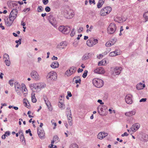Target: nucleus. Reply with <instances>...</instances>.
I'll use <instances>...</instances> for the list:
<instances>
[{
	"instance_id": "64",
	"label": "nucleus",
	"mask_w": 148,
	"mask_h": 148,
	"mask_svg": "<svg viewBox=\"0 0 148 148\" xmlns=\"http://www.w3.org/2000/svg\"><path fill=\"white\" fill-rule=\"evenodd\" d=\"M67 95L68 96L70 97H71L72 96L71 92L70 91H68L67 92Z\"/></svg>"
},
{
	"instance_id": "9",
	"label": "nucleus",
	"mask_w": 148,
	"mask_h": 148,
	"mask_svg": "<svg viewBox=\"0 0 148 148\" xmlns=\"http://www.w3.org/2000/svg\"><path fill=\"white\" fill-rule=\"evenodd\" d=\"M32 77L34 79L37 80L39 79V75L38 73L35 71H33L31 73Z\"/></svg>"
},
{
	"instance_id": "54",
	"label": "nucleus",
	"mask_w": 148,
	"mask_h": 148,
	"mask_svg": "<svg viewBox=\"0 0 148 148\" xmlns=\"http://www.w3.org/2000/svg\"><path fill=\"white\" fill-rule=\"evenodd\" d=\"M13 80H10L9 81V83L11 86H13Z\"/></svg>"
},
{
	"instance_id": "57",
	"label": "nucleus",
	"mask_w": 148,
	"mask_h": 148,
	"mask_svg": "<svg viewBox=\"0 0 148 148\" xmlns=\"http://www.w3.org/2000/svg\"><path fill=\"white\" fill-rule=\"evenodd\" d=\"M128 135V134L127 133V132H125L123 134H122L121 135V136L122 137H123L124 136H127Z\"/></svg>"
},
{
	"instance_id": "22",
	"label": "nucleus",
	"mask_w": 148,
	"mask_h": 148,
	"mask_svg": "<svg viewBox=\"0 0 148 148\" xmlns=\"http://www.w3.org/2000/svg\"><path fill=\"white\" fill-rule=\"evenodd\" d=\"M69 115L68 114H67V117L69 123V125L71 126L72 125V123H71L72 121V119L71 116V110H70Z\"/></svg>"
},
{
	"instance_id": "6",
	"label": "nucleus",
	"mask_w": 148,
	"mask_h": 148,
	"mask_svg": "<svg viewBox=\"0 0 148 148\" xmlns=\"http://www.w3.org/2000/svg\"><path fill=\"white\" fill-rule=\"evenodd\" d=\"M98 42V40L97 39L92 38L87 40L86 44L88 46L90 47L96 44Z\"/></svg>"
},
{
	"instance_id": "55",
	"label": "nucleus",
	"mask_w": 148,
	"mask_h": 148,
	"mask_svg": "<svg viewBox=\"0 0 148 148\" xmlns=\"http://www.w3.org/2000/svg\"><path fill=\"white\" fill-rule=\"evenodd\" d=\"M42 2L44 5L47 4L49 2L48 0H43Z\"/></svg>"
},
{
	"instance_id": "49",
	"label": "nucleus",
	"mask_w": 148,
	"mask_h": 148,
	"mask_svg": "<svg viewBox=\"0 0 148 148\" xmlns=\"http://www.w3.org/2000/svg\"><path fill=\"white\" fill-rule=\"evenodd\" d=\"M112 45V44L110 42V41H108L106 42V43L105 44V46L106 47H109L111 46Z\"/></svg>"
},
{
	"instance_id": "24",
	"label": "nucleus",
	"mask_w": 148,
	"mask_h": 148,
	"mask_svg": "<svg viewBox=\"0 0 148 148\" xmlns=\"http://www.w3.org/2000/svg\"><path fill=\"white\" fill-rule=\"evenodd\" d=\"M59 64L58 62H53L50 65L51 67L53 69H56L58 67Z\"/></svg>"
},
{
	"instance_id": "47",
	"label": "nucleus",
	"mask_w": 148,
	"mask_h": 148,
	"mask_svg": "<svg viewBox=\"0 0 148 148\" xmlns=\"http://www.w3.org/2000/svg\"><path fill=\"white\" fill-rule=\"evenodd\" d=\"M43 8L42 6H38L37 9V11L38 12H40L43 11Z\"/></svg>"
},
{
	"instance_id": "50",
	"label": "nucleus",
	"mask_w": 148,
	"mask_h": 148,
	"mask_svg": "<svg viewBox=\"0 0 148 148\" xmlns=\"http://www.w3.org/2000/svg\"><path fill=\"white\" fill-rule=\"evenodd\" d=\"M71 73L70 71V70H69L66 71L65 72L66 75L67 76H70L71 75Z\"/></svg>"
},
{
	"instance_id": "12",
	"label": "nucleus",
	"mask_w": 148,
	"mask_h": 148,
	"mask_svg": "<svg viewBox=\"0 0 148 148\" xmlns=\"http://www.w3.org/2000/svg\"><path fill=\"white\" fill-rule=\"evenodd\" d=\"M140 127V124L138 123L133 125L131 128V130L132 132H135Z\"/></svg>"
},
{
	"instance_id": "33",
	"label": "nucleus",
	"mask_w": 148,
	"mask_h": 148,
	"mask_svg": "<svg viewBox=\"0 0 148 148\" xmlns=\"http://www.w3.org/2000/svg\"><path fill=\"white\" fill-rule=\"evenodd\" d=\"M59 107L61 108L62 109H64L65 108V105L62 102L60 101H59L58 104Z\"/></svg>"
},
{
	"instance_id": "27",
	"label": "nucleus",
	"mask_w": 148,
	"mask_h": 148,
	"mask_svg": "<svg viewBox=\"0 0 148 148\" xmlns=\"http://www.w3.org/2000/svg\"><path fill=\"white\" fill-rule=\"evenodd\" d=\"M37 85L38 90L42 88H44L46 86L45 84L44 83H37Z\"/></svg>"
},
{
	"instance_id": "26",
	"label": "nucleus",
	"mask_w": 148,
	"mask_h": 148,
	"mask_svg": "<svg viewBox=\"0 0 148 148\" xmlns=\"http://www.w3.org/2000/svg\"><path fill=\"white\" fill-rule=\"evenodd\" d=\"M64 29H65V30L64 31L63 34H67L70 32L71 30V28L69 27L66 26L64 28Z\"/></svg>"
},
{
	"instance_id": "51",
	"label": "nucleus",
	"mask_w": 148,
	"mask_h": 148,
	"mask_svg": "<svg viewBox=\"0 0 148 148\" xmlns=\"http://www.w3.org/2000/svg\"><path fill=\"white\" fill-rule=\"evenodd\" d=\"M93 28V26L92 25H91L90 26V28L89 29H88L86 30V32L87 33H88L89 32H91L92 31V30Z\"/></svg>"
},
{
	"instance_id": "63",
	"label": "nucleus",
	"mask_w": 148,
	"mask_h": 148,
	"mask_svg": "<svg viewBox=\"0 0 148 148\" xmlns=\"http://www.w3.org/2000/svg\"><path fill=\"white\" fill-rule=\"evenodd\" d=\"M103 62L102 61H101L100 62H99L98 63V65L99 66L103 65Z\"/></svg>"
},
{
	"instance_id": "13",
	"label": "nucleus",
	"mask_w": 148,
	"mask_h": 148,
	"mask_svg": "<svg viewBox=\"0 0 148 148\" xmlns=\"http://www.w3.org/2000/svg\"><path fill=\"white\" fill-rule=\"evenodd\" d=\"M94 73L98 74H104L105 71L103 68L102 67L97 68L94 71Z\"/></svg>"
},
{
	"instance_id": "40",
	"label": "nucleus",
	"mask_w": 148,
	"mask_h": 148,
	"mask_svg": "<svg viewBox=\"0 0 148 148\" xmlns=\"http://www.w3.org/2000/svg\"><path fill=\"white\" fill-rule=\"evenodd\" d=\"M104 3L103 2L99 1V2L97 5V7L98 8H100Z\"/></svg>"
},
{
	"instance_id": "31",
	"label": "nucleus",
	"mask_w": 148,
	"mask_h": 148,
	"mask_svg": "<svg viewBox=\"0 0 148 148\" xmlns=\"http://www.w3.org/2000/svg\"><path fill=\"white\" fill-rule=\"evenodd\" d=\"M35 95L34 93L33 92L32 93V102L33 103L36 102L37 101Z\"/></svg>"
},
{
	"instance_id": "35",
	"label": "nucleus",
	"mask_w": 148,
	"mask_h": 148,
	"mask_svg": "<svg viewBox=\"0 0 148 148\" xmlns=\"http://www.w3.org/2000/svg\"><path fill=\"white\" fill-rule=\"evenodd\" d=\"M14 87L16 89H21V86L20 85L18 82H16L14 83Z\"/></svg>"
},
{
	"instance_id": "58",
	"label": "nucleus",
	"mask_w": 148,
	"mask_h": 148,
	"mask_svg": "<svg viewBox=\"0 0 148 148\" xmlns=\"http://www.w3.org/2000/svg\"><path fill=\"white\" fill-rule=\"evenodd\" d=\"M83 28L82 27H80L79 29L78 30V32H80L83 31Z\"/></svg>"
},
{
	"instance_id": "42",
	"label": "nucleus",
	"mask_w": 148,
	"mask_h": 148,
	"mask_svg": "<svg viewBox=\"0 0 148 148\" xmlns=\"http://www.w3.org/2000/svg\"><path fill=\"white\" fill-rule=\"evenodd\" d=\"M106 109H107V107L105 106H101L100 110L101 112H105Z\"/></svg>"
},
{
	"instance_id": "37",
	"label": "nucleus",
	"mask_w": 148,
	"mask_h": 148,
	"mask_svg": "<svg viewBox=\"0 0 148 148\" xmlns=\"http://www.w3.org/2000/svg\"><path fill=\"white\" fill-rule=\"evenodd\" d=\"M143 17L145 20V22L148 21V11L144 14Z\"/></svg>"
},
{
	"instance_id": "25",
	"label": "nucleus",
	"mask_w": 148,
	"mask_h": 148,
	"mask_svg": "<svg viewBox=\"0 0 148 148\" xmlns=\"http://www.w3.org/2000/svg\"><path fill=\"white\" fill-rule=\"evenodd\" d=\"M19 134L20 135V138L21 140L22 141L25 142V138L23 135V131L22 130H20L19 132Z\"/></svg>"
},
{
	"instance_id": "53",
	"label": "nucleus",
	"mask_w": 148,
	"mask_h": 148,
	"mask_svg": "<svg viewBox=\"0 0 148 148\" xmlns=\"http://www.w3.org/2000/svg\"><path fill=\"white\" fill-rule=\"evenodd\" d=\"M74 31L75 29H73L71 31V33L70 34V35L71 36H73L75 35V32Z\"/></svg>"
},
{
	"instance_id": "21",
	"label": "nucleus",
	"mask_w": 148,
	"mask_h": 148,
	"mask_svg": "<svg viewBox=\"0 0 148 148\" xmlns=\"http://www.w3.org/2000/svg\"><path fill=\"white\" fill-rule=\"evenodd\" d=\"M39 129H38V133L39 137L41 139L43 138L45 136V133L43 130H40L39 131Z\"/></svg>"
},
{
	"instance_id": "14",
	"label": "nucleus",
	"mask_w": 148,
	"mask_h": 148,
	"mask_svg": "<svg viewBox=\"0 0 148 148\" xmlns=\"http://www.w3.org/2000/svg\"><path fill=\"white\" fill-rule=\"evenodd\" d=\"M136 112V110H133L126 112L125 115L127 116L131 117L134 115Z\"/></svg>"
},
{
	"instance_id": "41",
	"label": "nucleus",
	"mask_w": 148,
	"mask_h": 148,
	"mask_svg": "<svg viewBox=\"0 0 148 148\" xmlns=\"http://www.w3.org/2000/svg\"><path fill=\"white\" fill-rule=\"evenodd\" d=\"M78 146L75 143L72 144L70 145L69 148H78Z\"/></svg>"
},
{
	"instance_id": "19",
	"label": "nucleus",
	"mask_w": 148,
	"mask_h": 148,
	"mask_svg": "<svg viewBox=\"0 0 148 148\" xmlns=\"http://www.w3.org/2000/svg\"><path fill=\"white\" fill-rule=\"evenodd\" d=\"M145 86V84H143L142 83L140 82L136 86V88L137 90H140L143 89Z\"/></svg>"
},
{
	"instance_id": "16",
	"label": "nucleus",
	"mask_w": 148,
	"mask_h": 148,
	"mask_svg": "<svg viewBox=\"0 0 148 148\" xmlns=\"http://www.w3.org/2000/svg\"><path fill=\"white\" fill-rule=\"evenodd\" d=\"M44 100L45 102V103L48 107L49 110L50 111L52 110V107H51V103L48 100V99L46 97H43Z\"/></svg>"
},
{
	"instance_id": "61",
	"label": "nucleus",
	"mask_w": 148,
	"mask_h": 148,
	"mask_svg": "<svg viewBox=\"0 0 148 148\" xmlns=\"http://www.w3.org/2000/svg\"><path fill=\"white\" fill-rule=\"evenodd\" d=\"M5 136H9L10 135V132L9 131H7L5 132Z\"/></svg>"
},
{
	"instance_id": "23",
	"label": "nucleus",
	"mask_w": 148,
	"mask_h": 148,
	"mask_svg": "<svg viewBox=\"0 0 148 148\" xmlns=\"http://www.w3.org/2000/svg\"><path fill=\"white\" fill-rule=\"evenodd\" d=\"M29 86L30 89L32 91H33L34 90H36L37 92H38L37 84H32L30 85Z\"/></svg>"
},
{
	"instance_id": "38",
	"label": "nucleus",
	"mask_w": 148,
	"mask_h": 148,
	"mask_svg": "<svg viewBox=\"0 0 148 148\" xmlns=\"http://www.w3.org/2000/svg\"><path fill=\"white\" fill-rule=\"evenodd\" d=\"M65 27V26H60L58 28L59 30L63 33L64 31L65 30V29H64Z\"/></svg>"
},
{
	"instance_id": "59",
	"label": "nucleus",
	"mask_w": 148,
	"mask_h": 148,
	"mask_svg": "<svg viewBox=\"0 0 148 148\" xmlns=\"http://www.w3.org/2000/svg\"><path fill=\"white\" fill-rule=\"evenodd\" d=\"M15 42L16 43H18V42H19V45L21 44V39H19L18 40H16L15 41Z\"/></svg>"
},
{
	"instance_id": "11",
	"label": "nucleus",
	"mask_w": 148,
	"mask_h": 148,
	"mask_svg": "<svg viewBox=\"0 0 148 148\" xmlns=\"http://www.w3.org/2000/svg\"><path fill=\"white\" fill-rule=\"evenodd\" d=\"M5 25L8 27L10 26L13 22L14 20L9 17V18H6L4 19Z\"/></svg>"
},
{
	"instance_id": "34",
	"label": "nucleus",
	"mask_w": 148,
	"mask_h": 148,
	"mask_svg": "<svg viewBox=\"0 0 148 148\" xmlns=\"http://www.w3.org/2000/svg\"><path fill=\"white\" fill-rule=\"evenodd\" d=\"M90 56L89 54H86L83 56L82 58V60H85L89 58Z\"/></svg>"
},
{
	"instance_id": "32",
	"label": "nucleus",
	"mask_w": 148,
	"mask_h": 148,
	"mask_svg": "<svg viewBox=\"0 0 148 148\" xmlns=\"http://www.w3.org/2000/svg\"><path fill=\"white\" fill-rule=\"evenodd\" d=\"M71 74H73L76 70V68L75 67H72L69 69Z\"/></svg>"
},
{
	"instance_id": "39",
	"label": "nucleus",
	"mask_w": 148,
	"mask_h": 148,
	"mask_svg": "<svg viewBox=\"0 0 148 148\" xmlns=\"http://www.w3.org/2000/svg\"><path fill=\"white\" fill-rule=\"evenodd\" d=\"M16 92H17V94L18 95L20 96H21V89H16Z\"/></svg>"
},
{
	"instance_id": "60",
	"label": "nucleus",
	"mask_w": 148,
	"mask_h": 148,
	"mask_svg": "<svg viewBox=\"0 0 148 148\" xmlns=\"http://www.w3.org/2000/svg\"><path fill=\"white\" fill-rule=\"evenodd\" d=\"M126 20V17H123V18H121V21H122L123 22V21H125Z\"/></svg>"
},
{
	"instance_id": "28",
	"label": "nucleus",
	"mask_w": 148,
	"mask_h": 148,
	"mask_svg": "<svg viewBox=\"0 0 148 148\" xmlns=\"http://www.w3.org/2000/svg\"><path fill=\"white\" fill-rule=\"evenodd\" d=\"M58 138V136H55L53 138V140L51 141V144L50 145L49 147L50 148H51L52 147V146H53V144L54 143V142L56 141V139Z\"/></svg>"
},
{
	"instance_id": "4",
	"label": "nucleus",
	"mask_w": 148,
	"mask_h": 148,
	"mask_svg": "<svg viewBox=\"0 0 148 148\" xmlns=\"http://www.w3.org/2000/svg\"><path fill=\"white\" fill-rule=\"evenodd\" d=\"M64 15L66 18L70 19L74 16V14L72 10L69 9L65 11Z\"/></svg>"
},
{
	"instance_id": "56",
	"label": "nucleus",
	"mask_w": 148,
	"mask_h": 148,
	"mask_svg": "<svg viewBox=\"0 0 148 148\" xmlns=\"http://www.w3.org/2000/svg\"><path fill=\"white\" fill-rule=\"evenodd\" d=\"M146 98H142L140 100V102H145L146 101Z\"/></svg>"
},
{
	"instance_id": "45",
	"label": "nucleus",
	"mask_w": 148,
	"mask_h": 148,
	"mask_svg": "<svg viewBox=\"0 0 148 148\" xmlns=\"http://www.w3.org/2000/svg\"><path fill=\"white\" fill-rule=\"evenodd\" d=\"M5 62L6 65L9 66L10 65V62L9 59L5 60Z\"/></svg>"
},
{
	"instance_id": "20",
	"label": "nucleus",
	"mask_w": 148,
	"mask_h": 148,
	"mask_svg": "<svg viewBox=\"0 0 148 148\" xmlns=\"http://www.w3.org/2000/svg\"><path fill=\"white\" fill-rule=\"evenodd\" d=\"M120 73V69L119 67H116L114 69V72L113 73V75L115 76L119 75Z\"/></svg>"
},
{
	"instance_id": "2",
	"label": "nucleus",
	"mask_w": 148,
	"mask_h": 148,
	"mask_svg": "<svg viewBox=\"0 0 148 148\" xmlns=\"http://www.w3.org/2000/svg\"><path fill=\"white\" fill-rule=\"evenodd\" d=\"M46 78L48 81H56L57 78V73L55 72L51 71L47 74Z\"/></svg>"
},
{
	"instance_id": "36",
	"label": "nucleus",
	"mask_w": 148,
	"mask_h": 148,
	"mask_svg": "<svg viewBox=\"0 0 148 148\" xmlns=\"http://www.w3.org/2000/svg\"><path fill=\"white\" fill-rule=\"evenodd\" d=\"M77 78V79H75V82L76 84H77L79 83V84H80L81 82V80L80 79L79 77H76ZM76 78V77H75L73 79V81H74L75 79Z\"/></svg>"
},
{
	"instance_id": "44",
	"label": "nucleus",
	"mask_w": 148,
	"mask_h": 148,
	"mask_svg": "<svg viewBox=\"0 0 148 148\" xmlns=\"http://www.w3.org/2000/svg\"><path fill=\"white\" fill-rule=\"evenodd\" d=\"M3 59L4 60L9 59V55L6 53L5 54L3 55Z\"/></svg>"
},
{
	"instance_id": "15",
	"label": "nucleus",
	"mask_w": 148,
	"mask_h": 148,
	"mask_svg": "<svg viewBox=\"0 0 148 148\" xmlns=\"http://www.w3.org/2000/svg\"><path fill=\"white\" fill-rule=\"evenodd\" d=\"M108 135L107 133L104 132H101L99 133L97 136V137L99 139H102L107 136Z\"/></svg>"
},
{
	"instance_id": "5",
	"label": "nucleus",
	"mask_w": 148,
	"mask_h": 148,
	"mask_svg": "<svg viewBox=\"0 0 148 148\" xmlns=\"http://www.w3.org/2000/svg\"><path fill=\"white\" fill-rule=\"evenodd\" d=\"M116 27L114 23H111L107 28V32L109 34H113L115 32Z\"/></svg>"
},
{
	"instance_id": "10",
	"label": "nucleus",
	"mask_w": 148,
	"mask_h": 148,
	"mask_svg": "<svg viewBox=\"0 0 148 148\" xmlns=\"http://www.w3.org/2000/svg\"><path fill=\"white\" fill-rule=\"evenodd\" d=\"M17 14V11L16 10L13 9L11 12L9 17L14 20L16 18Z\"/></svg>"
},
{
	"instance_id": "43",
	"label": "nucleus",
	"mask_w": 148,
	"mask_h": 148,
	"mask_svg": "<svg viewBox=\"0 0 148 148\" xmlns=\"http://www.w3.org/2000/svg\"><path fill=\"white\" fill-rule=\"evenodd\" d=\"M116 39L115 38H114L111 40H110V42L112 45H113L115 44V43L116 42Z\"/></svg>"
},
{
	"instance_id": "7",
	"label": "nucleus",
	"mask_w": 148,
	"mask_h": 148,
	"mask_svg": "<svg viewBox=\"0 0 148 148\" xmlns=\"http://www.w3.org/2000/svg\"><path fill=\"white\" fill-rule=\"evenodd\" d=\"M48 19L49 22L53 26H55L56 23V21L54 17L50 14L49 16Z\"/></svg>"
},
{
	"instance_id": "17",
	"label": "nucleus",
	"mask_w": 148,
	"mask_h": 148,
	"mask_svg": "<svg viewBox=\"0 0 148 148\" xmlns=\"http://www.w3.org/2000/svg\"><path fill=\"white\" fill-rule=\"evenodd\" d=\"M67 46L66 43V42H62L58 44L57 47L58 48H59L60 49H63L64 48Z\"/></svg>"
},
{
	"instance_id": "18",
	"label": "nucleus",
	"mask_w": 148,
	"mask_h": 148,
	"mask_svg": "<svg viewBox=\"0 0 148 148\" xmlns=\"http://www.w3.org/2000/svg\"><path fill=\"white\" fill-rule=\"evenodd\" d=\"M21 86L23 93V94L24 96L25 97L27 94L26 86L23 83L21 84Z\"/></svg>"
},
{
	"instance_id": "46",
	"label": "nucleus",
	"mask_w": 148,
	"mask_h": 148,
	"mask_svg": "<svg viewBox=\"0 0 148 148\" xmlns=\"http://www.w3.org/2000/svg\"><path fill=\"white\" fill-rule=\"evenodd\" d=\"M25 100H27L26 99H24L23 101H24L23 103H25L26 104L25 106L28 108H29L30 107V105L29 103H28V104H27V103L25 102L24 101Z\"/></svg>"
},
{
	"instance_id": "1",
	"label": "nucleus",
	"mask_w": 148,
	"mask_h": 148,
	"mask_svg": "<svg viewBox=\"0 0 148 148\" xmlns=\"http://www.w3.org/2000/svg\"><path fill=\"white\" fill-rule=\"evenodd\" d=\"M92 83L95 87L98 88L102 87L104 84V82L103 80L97 78H95L93 79Z\"/></svg>"
},
{
	"instance_id": "52",
	"label": "nucleus",
	"mask_w": 148,
	"mask_h": 148,
	"mask_svg": "<svg viewBox=\"0 0 148 148\" xmlns=\"http://www.w3.org/2000/svg\"><path fill=\"white\" fill-rule=\"evenodd\" d=\"M45 10L46 12H49L50 11L51 9L49 7L47 6L45 8Z\"/></svg>"
},
{
	"instance_id": "3",
	"label": "nucleus",
	"mask_w": 148,
	"mask_h": 148,
	"mask_svg": "<svg viewBox=\"0 0 148 148\" xmlns=\"http://www.w3.org/2000/svg\"><path fill=\"white\" fill-rule=\"evenodd\" d=\"M112 10V8L110 7H106L101 9L100 12V15L102 16H105L110 13Z\"/></svg>"
},
{
	"instance_id": "8",
	"label": "nucleus",
	"mask_w": 148,
	"mask_h": 148,
	"mask_svg": "<svg viewBox=\"0 0 148 148\" xmlns=\"http://www.w3.org/2000/svg\"><path fill=\"white\" fill-rule=\"evenodd\" d=\"M132 96L130 94L127 95L125 98V100L126 103L128 104H131L132 103L133 101L132 99Z\"/></svg>"
},
{
	"instance_id": "29",
	"label": "nucleus",
	"mask_w": 148,
	"mask_h": 148,
	"mask_svg": "<svg viewBox=\"0 0 148 148\" xmlns=\"http://www.w3.org/2000/svg\"><path fill=\"white\" fill-rule=\"evenodd\" d=\"M142 141L145 142L147 141H148V135L147 134L143 135Z\"/></svg>"
},
{
	"instance_id": "30",
	"label": "nucleus",
	"mask_w": 148,
	"mask_h": 148,
	"mask_svg": "<svg viewBox=\"0 0 148 148\" xmlns=\"http://www.w3.org/2000/svg\"><path fill=\"white\" fill-rule=\"evenodd\" d=\"M117 55H118V54H117V50H116L110 52L109 54V56L111 57Z\"/></svg>"
},
{
	"instance_id": "48",
	"label": "nucleus",
	"mask_w": 148,
	"mask_h": 148,
	"mask_svg": "<svg viewBox=\"0 0 148 148\" xmlns=\"http://www.w3.org/2000/svg\"><path fill=\"white\" fill-rule=\"evenodd\" d=\"M88 72L87 70H85L84 71V73L82 75V77L84 78H85L86 77V76L87 75Z\"/></svg>"
},
{
	"instance_id": "62",
	"label": "nucleus",
	"mask_w": 148,
	"mask_h": 148,
	"mask_svg": "<svg viewBox=\"0 0 148 148\" xmlns=\"http://www.w3.org/2000/svg\"><path fill=\"white\" fill-rule=\"evenodd\" d=\"M97 102L100 103V104L101 105L103 104H104L103 102H102V101L100 99H99L97 101Z\"/></svg>"
}]
</instances>
